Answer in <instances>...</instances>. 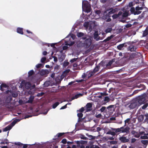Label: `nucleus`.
<instances>
[{
  "label": "nucleus",
  "mask_w": 148,
  "mask_h": 148,
  "mask_svg": "<svg viewBox=\"0 0 148 148\" xmlns=\"http://www.w3.org/2000/svg\"><path fill=\"white\" fill-rule=\"evenodd\" d=\"M75 37V36L73 34H69L65 38L66 39L65 40V44L66 46L63 47V50H65L67 49L68 47L67 46H71L73 45L74 42L72 40H74Z\"/></svg>",
  "instance_id": "f257e3e1"
},
{
  "label": "nucleus",
  "mask_w": 148,
  "mask_h": 148,
  "mask_svg": "<svg viewBox=\"0 0 148 148\" xmlns=\"http://www.w3.org/2000/svg\"><path fill=\"white\" fill-rule=\"evenodd\" d=\"M6 93L10 95L5 100L6 102L7 103H9L12 100L11 96H12L14 97H15L18 95V94L15 92V91L8 90L6 91Z\"/></svg>",
  "instance_id": "f03ea898"
},
{
  "label": "nucleus",
  "mask_w": 148,
  "mask_h": 148,
  "mask_svg": "<svg viewBox=\"0 0 148 148\" xmlns=\"http://www.w3.org/2000/svg\"><path fill=\"white\" fill-rule=\"evenodd\" d=\"M82 8L83 11L87 13L90 12L91 10L90 5L87 1L83 0L82 1Z\"/></svg>",
  "instance_id": "7ed1b4c3"
},
{
  "label": "nucleus",
  "mask_w": 148,
  "mask_h": 148,
  "mask_svg": "<svg viewBox=\"0 0 148 148\" xmlns=\"http://www.w3.org/2000/svg\"><path fill=\"white\" fill-rule=\"evenodd\" d=\"M117 10L116 9H113L112 8L107 9L104 12V15H105L106 16H104L103 18H108L110 17L109 15L112 14H114L116 12Z\"/></svg>",
  "instance_id": "20e7f679"
},
{
  "label": "nucleus",
  "mask_w": 148,
  "mask_h": 148,
  "mask_svg": "<svg viewBox=\"0 0 148 148\" xmlns=\"http://www.w3.org/2000/svg\"><path fill=\"white\" fill-rule=\"evenodd\" d=\"M142 7L137 6L136 8L135 9L134 8H131L130 9L131 12L134 15L139 14L141 13L140 10L143 9Z\"/></svg>",
  "instance_id": "39448f33"
},
{
  "label": "nucleus",
  "mask_w": 148,
  "mask_h": 148,
  "mask_svg": "<svg viewBox=\"0 0 148 148\" xmlns=\"http://www.w3.org/2000/svg\"><path fill=\"white\" fill-rule=\"evenodd\" d=\"M95 23L92 22H85L84 23V26L86 28V29L87 30L88 29L89 32H90L92 29V27H94Z\"/></svg>",
  "instance_id": "423d86ee"
},
{
  "label": "nucleus",
  "mask_w": 148,
  "mask_h": 148,
  "mask_svg": "<svg viewBox=\"0 0 148 148\" xmlns=\"http://www.w3.org/2000/svg\"><path fill=\"white\" fill-rule=\"evenodd\" d=\"M130 128L127 127L125 128L122 127L119 128H117L116 133H125L126 134H128L129 133V130Z\"/></svg>",
  "instance_id": "0eeeda50"
},
{
  "label": "nucleus",
  "mask_w": 148,
  "mask_h": 148,
  "mask_svg": "<svg viewBox=\"0 0 148 148\" xmlns=\"http://www.w3.org/2000/svg\"><path fill=\"white\" fill-rule=\"evenodd\" d=\"M33 70L30 71L28 72V77L29 80L31 82L35 83L37 82V79H36L35 77H32V75L34 73Z\"/></svg>",
  "instance_id": "6e6552de"
},
{
  "label": "nucleus",
  "mask_w": 148,
  "mask_h": 148,
  "mask_svg": "<svg viewBox=\"0 0 148 148\" xmlns=\"http://www.w3.org/2000/svg\"><path fill=\"white\" fill-rule=\"evenodd\" d=\"M24 86H25L26 88L29 89L31 86V84L29 82H27L25 80H23L21 83L19 87L21 88Z\"/></svg>",
  "instance_id": "1a4fd4ad"
},
{
  "label": "nucleus",
  "mask_w": 148,
  "mask_h": 148,
  "mask_svg": "<svg viewBox=\"0 0 148 148\" xmlns=\"http://www.w3.org/2000/svg\"><path fill=\"white\" fill-rule=\"evenodd\" d=\"M114 62V60H113L112 61H109L108 63L106 64L105 62L102 61V62H104L103 65V68H108V69H110L112 68V67H110V66H111L112 63Z\"/></svg>",
  "instance_id": "9d476101"
},
{
  "label": "nucleus",
  "mask_w": 148,
  "mask_h": 148,
  "mask_svg": "<svg viewBox=\"0 0 148 148\" xmlns=\"http://www.w3.org/2000/svg\"><path fill=\"white\" fill-rule=\"evenodd\" d=\"M131 133L132 134L134 135L135 137L136 138H138L140 137V135L143 134L144 133V132H142L138 133L133 130L132 132Z\"/></svg>",
  "instance_id": "9b49d317"
},
{
  "label": "nucleus",
  "mask_w": 148,
  "mask_h": 148,
  "mask_svg": "<svg viewBox=\"0 0 148 148\" xmlns=\"http://www.w3.org/2000/svg\"><path fill=\"white\" fill-rule=\"evenodd\" d=\"M103 62H101L99 64L98 66H97L93 70V71L95 73L99 71L100 67H103Z\"/></svg>",
  "instance_id": "f8f14e48"
},
{
  "label": "nucleus",
  "mask_w": 148,
  "mask_h": 148,
  "mask_svg": "<svg viewBox=\"0 0 148 148\" xmlns=\"http://www.w3.org/2000/svg\"><path fill=\"white\" fill-rule=\"evenodd\" d=\"M119 140L122 143L127 142L129 141V139L125 136H121L120 137Z\"/></svg>",
  "instance_id": "ddd939ff"
},
{
  "label": "nucleus",
  "mask_w": 148,
  "mask_h": 148,
  "mask_svg": "<svg viewBox=\"0 0 148 148\" xmlns=\"http://www.w3.org/2000/svg\"><path fill=\"white\" fill-rule=\"evenodd\" d=\"M145 100V98L143 97H140L138 101V106H140L141 104L143 103Z\"/></svg>",
  "instance_id": "4468645a"
},
{
  "label": "nucleus",
  "mask_w": 148,
  "mask_h": 148,
  "mask_svg": "<svg viewBox=\"0 0 148 148\" xmlns=\"http://www.w3.org/2000/svg\"><path fill=\"white\" fill-rule=\"evenodd\" d=\"M49 71L47 70L42 69L39 71L40 74L42 75H44L48 74Z\"/></svg>",
  "instance_id": "2eb2a0df"
},
{
  "label": "nucleus",
  "mask_w": 148,
  "mask_h": 148,
  "mask_svg": "<svg viewBox=\"0 0 148 148\" xmlns=\"http://www.w3.org/2000/svg\"><path fill=\"white\" fill-rule=\"evenodd\" d=\"M93 144V142L92 140H91L88 143L89 145L90 146V148H100L98 146L96 145H92Z\"/></svg>",
  "instance_id": "dca6fc26"
},
{
  "label": "nucleus",
  "mask_w": 148,
  "mask_h": 148,
  "mask_svg": "<svg viewBox=\"0 0 148 148\" xmlns=\"http://www.w3.org/2000/svg\"><path fill=\"white\" fill-rule=\"evenodd\" d=\"M138 106L137 103L135 102L131 103L129 106V107L131 109H133L137 107Z\"/></svg>",
  "instance_id": "f3484780"
},
{
  "label": "nucleus",
  "mask_w": 148,
  "mask_h": 148,
  "mask_svg": "<svg viewBox=\"0 0 148 148\" xmlns=\"http://www.w3.org/2000/svg\"><path fill=\"white\" fill-rule=\"evenodd\" d=\"M35 85H33L32 87V88L30 90L28 91V93L29 94H33L35 92V90L34 89L35 88Z\"/></svg>",
  "instance_id": "a211bd4d"
},
{
  "label": "nucleus",
  "mask_w": 148,
  "mask_h": 148,
  "mask_svg": "<svg viewBox=\"0 0 148 148\" xmlns=\"http://www.w3.org/2000/svg\"><path fill=\"white\" fill-rule=\"evenodd\" d=\"M130 15V14L129 11H125L122 14V18L124 19V18Z\"/></svg>",
  "instance_id": "6ab92c4d"
},
{
  "label": "nucleus",
  "mask_w": 148,
  "mask_h": 148,
  "mask_svg": "<svg viewBox=\"0 0 148 148\" xmlns=\"http://www.w3.org/2000/svg\"><path fill=\"white\" fill-rule=\"evenodd\" d=\"M23 29L22 28L18 27L16 29V32L18 33L23 35Z\"/></svg>",
  "instance_id": "aec40b11"
},
{
  "label": "nucleus",
  "mask_w": 148,
  "mask_h": 148,
  "mask_svg": "<svg viewBox=\"0 0 148 148\" xmlns=\"http://www.w3.org/2000/svg\"><path fill=\"white\" fill-rule=\"evenodd\" d=\"M13 126H12V124L7 127H6L3 130V132H6L8 131V130H10L13 127Z\"/></svg>",
  "instance_id": "412c9836"
},
{
  "label": "nucleus",
  "mask_w": 148,
  "mask_h": 148,
  "mask_svg": "<svg viewBox=\"0 0 148 148\" xmlns=\"http://www.w3.org/2000/svg\"><path fill=\"white\" fill-rule=\"evenodd\" d=\"M83 95V94L81 93H78L77 94L75 95L71 98V99L69 100V101H71L73 100L74 99H77V98L82 96Z\"/></svg>",
  "instance_id": "4be33fe9"
},
{
  "label": "nucleus",
  "mask_w": 148,
  "mask_h": 148,
  "mask_svg": "<svg viewBox=\"0 0 148 148\" xmlns=\"http://www.w3.org/2000/svg\"><path fill=\"white\" fill-rule=\"evenodd\" d=\"M95 73L93 71H89L86 73V75L88 78H89L93 75Z\"/></svg>",
  "instance_id": "5701e85b"
},
{
  "label": "nucleus",
  "mask_w": 148,
  "mask_h": 148,
  "mask_svg": "<svg viewBox=\"0 0 148 148\" xmlns=\"http://www.w3.org/2000/svg\"><path fill=\"white\" fill-rule=\"evenodd\" d=\"M94 38L96 40H100L101 39L99 37L98 32H96L94 34Z\"/></svg>",
  "instance_id": "b1692460"
},
{
  "label": "nucleus",
  "mask_w": 148,
  "mask_h": 148,
  "mask_svg": "<svg viewBox=\"0 0 148 148\" xmlns=\"http://www.w3.org/2000/svg\"><path fill=\"white\" fill-rule=\"evenodd\" d=\"M122 14V12L120 11L119 12L118 14H113L112 16V17L114 19L116 18L119 17L120 15H121Z\"/></svg>",
  "instance_id": "393cba45"
},
{
  "label": "nucleus",
  "mask_w": 148,
  "mask_h": 148,
  "mask_svg": "<svg viewBox=\"0 0 148 148\" xmlns=\"http://www.w3.org/2000/svg\"><path fill=\"white\" fill-rule=\"evenodd\" d=\"M77 116L78 117V122L81 121L82 120V119H81L83 116V114L81 113H80L77 114Z\"/></svg>",
  "instance_id": "a878e982"
},
{
  "label": "nucleus",
  "mask_w": 148,
  "mask_h": 148,
  "mask_svg": "<svg viewBox=\"0 0 148 148\" xmlns=\"http://www.w3.org/2000/svg\"><path fill=\"white\" fill-rule=\"evenodd\" d=\"M129 49L131 51H135L136 48L133 45H131L129 47Z\"/></svg>",
  "instance_id": "bb28decb"
},
{
  "label": "nucleus",
  "mask_w": 148,
  "mask_h": 148,
  "mask_svg": "<svg viewBox=\"0 0 148 148\" xmlns=\"http://www.w3.org/2000/svg\"><path fill=\"white\" fill-rule=\"evenodd\" d=\"M26 32L28 34H31V35L29 36H28L27 35H26V36L27 37H29V38H30L34 40V38H33V36H34V35L32 33V32H31V31H30L28 30H26Z\"/></svg>",
  "instance_id": "cd10ccee"
},
{
  "label": "nucleus",
  "mask_w": 148,
  "mask_h": 148,
  "mask_svg": "<svg viewBox=\"0 0 148 148\" xmlns=\"http://www.w3.org/2000/svg\"><path fill=\"white\" fill-rule=\"evenodd\" d=\"M85 43L87 46H89L91 43V40L90 39L88 38L85 40Z\"/></svg>",
  "instance_id": "c85d7f7f"
},
{
  "label": "nucleus",
  "mask_w": 148,
  "mask_h": 148,
  "mask_svg": "<svg viewBox=\"0 0 148 148\" xmlns=\"http://www.w3.org/2000/svg\"><path fill=\"white\" fill-rule=\"evenodd\" d=\"M21 120V119H15L11 123L12 126H14L17 122L20 121Z\"/></svg>",
  "instance_id": "c756f323"
},
{
  "label": "nucleus",
  "mask_w": 148,
  "mask_h": 148,
  "mask_svg": "<svg viewBox=\"0 0 148 148\" xmlns=\"http://www.w3.org/2000/svg\"><path fill=\"white\" fill-rule=\"evenodd\" d=\"M61 142L63 143V145H61V148H64V147H65L66 145L65 144L66 143V140L65 139H62L61 141Z\"/></svg>",
  "instance_id": "7c9ffc66"
},
{
  "label": "nucleus",
  "mask_w": 148,
  "mask_h": 148,
  "mask_svg": "<svg viewBox=\"0 0 148 148\" xmlns=\"http://www.w3.org/2000/svg\"><path fill=\"white\" fill-rule=\"evenodd\" d=\"M144 115H140L138 117V120L139 122H142L144 118Z\"/></svg>",
  "instance_id": "2f4dec72"
},
{
  "label": "nucleus",
  "mask_w": 148,
  "mask_h": 148,
  "mask_svg": "<svg viewBox=\"0 0 148 148\" xmlns=\"http://www.w3.org/2000/svg\"><path fill=\"white\" fill-rule=\"evenodd\" d=\"M92 107V104L91 103H88L86 106L85 107V108H86L87 110H86L87 111H88V109H89L91 108Z\"/></svg>",
  "instance_id": "473e14b6"
},
{
  "label": "nucleus",
  "mask_w": 148,
  "mask_h": 148,
  "mask_svg": "<svg viewBox=\"0 0 148 148\" xmlns=\"http://www.w3.org/2000/svg\"><path fill=\"white\" fill-rule=\"evenodd\" d=\"M65 58V55L64 54H63L59 58L60 61L61 62Z\"/></svg>",
  "instance_id": "72a5a7b5"
},
{
  "label": "nucleus",
  "mask_w": 148,
  "mask_h": 148,
  "mask_svg": "<svg viewBox=\"0 0 148 148\" xmlns=\"http://www.w3.org/2000/svg\"><path fill=\"white\" fill-rule=\"evenodd\" d=\"M70 71V69L66 70L63 72L62 75L61 76V77H62V76H64L66 75Z\"/></svg>",
  "instance_id": "f704fd0d"
},
{
  "label": "nucleus",
  "mask_w": 148,
  "mask_h": 148,
  "mask_svg": "<svg viewBox=\"0 0 148 148\" xmlns=\"http://www.w3.org/2000/svg\"><path fill=\"white\" fill-rule=\"evenodd\" d=\"M34 97L33 96H31L29 97V99L27 101L28 103H32L33 101Z\"/></svg>",
  "instance_id": "c9c22d12"
},
{
  "label": "nucleus",
  "mask_w": 148,
  "mask_h": 148,
  "mask_svg": "<svg viewBox=\"0 0 148 148\" xmlns=\"http://www.w3.org/2000/svg\"><path fill=\"white\" fill-rule=\"evenodd\" d=\"M106 134H110L112 135L113 136H114L116 135V134H115L114 132H112L111 131H108L107 132Z\"/></svg>",
  "instance_id": "e433bc0d"
},
{
  "label": "nucleus",
  "mask_w": 148,
  "mask_h": 148,
  "mask_svg": "<svg viewBox=\"0 0 148 148\" xmlns=\"http://www.w3.org/2000/svg\"><path fill=\"white\" fill-rule=\"evenodd\" d=\"M143 134L144 135L141 136V138L142 139H148V133L147 134H144V133Z\"/></svg>",
  "instance_id": "4c0bfd02"
},
{
  "label": "nucleus",
  "mask_w": 148,
  "mask_h": 148,
  "mask_svg": "<svg viewBox=\"0 0 148 148\" xmlns=\"http://www.w3.org/2000/svg\"><path fill=\"white\" fill-rule=\"evenodd\" d=\"M76 143L77 145L78 148H85V146L83 144L78 143L77 141H76Z\"/></svg>",
  "instance_id": "58836bf2"
},
{
  "label": "nucleus",
  "mask_w": 148,
  "mask_h": 148,
  "mask_svg": "<svg viewBox=\"0 0 148 148\" xmlns=\"http://www.w3.org/2000/svg\"><path fill=\"white\" fill-rule=\"evenodd\" d=\"M77 35L78 37H80L84 36V34L83 33L80 32H78Z\"/></svg>",
  "instance_id": "ea45409f"
},
{
  "label": "nucleus",
  "mask_w": 148,
  "mask_h": 148,
  "mask_svg": "<svg viewBox=\"0 0 148 148\" xmlns=\"http://www.w3.org/2000/svg\"><path fill=\"white\" fill-rule=\"evenodd\" d=\"M130 118H128L125 121V125H127H127H129L130 124Z\"/></svg>",
  "instance_id": "a19ab883"
},
{
  "label": "nucleus",
  "mask_w": 148,
  "mask_h": 148,
  "mask_svg": "<svg viewBox=\"0 0 148 148\" xmlns=\"http://www.w3.org/2000/svg\"><path fill=\"white\" fill-rule=\"evenodd\" d=\"M148 34V29L146 28V29L144 31L143 34V36H146Z\"/></svg>",
  "instance_id": "79ce46f5"
},
{
  "label": "nucleus",
  "mask_w": 148,
  "mask_h": 148,
  "mask_svg": "<svg viewBox=\"0 0 148 148\" xmlns=\"http://www.w3.org/2000/svg\"><path fill=\"white\" fill-rule=\"evenodd\" d=\"M77 141V143H81V144H82L83 145L85 144H86L87 143V141L84 140Z\"/></svg>",
  "instance_id": "37998d69"
},
{
  "label": "nucleus",
  "mask_w": 148,
  "mask_h": 148,
  "mask_svg": "<svg viewBox=\"0 0 148 148\" xmlns=\"http://www.w3.org/2000/svg\"><path fill=\"white\" fill-rule=\"evenodd\" d=\"M124 46V44H120L117 46V48L119 50H121L123 47Z\"/></svg>",
  "instance_id": "c03bdc74"
},
{
  "label": "nucleus",
  "mask_w": 148,
  "mask_h": 148,
  "mask_svg": "<svg viewBox=\"0 0 148 148\" xmlns=\"http://www.w3.org/2000/svg\"><path fill=\"white\" fill-rule=\"evenodd\" d=\"M110 100V98L108 97H105L104 101L106 103L108 102Z\"/></svg>",
  "instance_id": "a18cd8bd"
},
{
  "label": "nucleus",
  "mask_w": 148,
  "mask_h": 148,
  "mask_svg": "<svg viewBox=\"0 0 148 148\" xmlns=\"http://www.w3.org/2000/svg\"><path fill=\"white\" fill-rule=\"evenodd\" d=\"M59 104V103L58 102H56L53 105L52 108L54 109L56 108Z\"/></svg>",
  "instance_id": "49530a36"
},
{
  "label": "nucleus",
  "mask_w": 148,
  "mask_h": 148,
  "mask_svg": "<svg viewBox=\"0 0 148 148\" xmlns=\"http://www.w3.org/2000/svg\"><path fill=\"white\" fill-rule=\"evenodd\" d=\"M141 142L144 145H147L148 143V140H142Z\"/></svg>",
  "instance_id": "de8ad7c7"
},
{
  "label": "nucleus",
  "mask_w": 148,
  "mask_h": 148,
  "mask_svg": "<svg viewBox=\"0 0 148 148\" xmlns=\"http://www.w3.org/2000/svg\"><path fill=\"white\" fill-rule=\"evenodd\" d=\"M112 30V28H108L105 30V32L106 33H108L110 32Z\"/></svg>",
  "instance_id": "09e8293b"
},
{
  "label": "nucleus",
  "mask_w": 148,
  "mask_h": 148,
  "mask_svg": "<svg viewBox=\"0 0 148 148\" xmlns=\"http://www.w3.org/2000/svg\"><path fill=\"white\" fill-rule=\"evenodd\" d=\"M113 36L112 35H111L109 37H108L106 39L104 40V41L106 42L108 41H109L113 37Z\"/></svg>",
  "instance_id": "8fccbe9b"
},
{
  "label": "nucleus",
  "mask_w": 148,
  "mask_h": 148,
  "mask_svg": "<svg viewBox=\"0 0 148 148\" xmlns=\"http://www.w3.org/2000/svg\"><path fill=\"white\" fill-rule=\"evenodd\" d=\"M65 133H59L57 134L56 136H57L58 137H60L62 136Z\"/></svg>",
  "instance_id": "3c124183"
},
{
  "label": "nucleus",
  "mask_w": 148,
  "mask_h": 148,
  "mask_svg": "<svg viewBox=\"0 0 148 148\" xmlns=\"http://www.w3.org/2000/svg\"><path fill=\"white\" fill-rule=\"evenodd\" d=\"M1 87L4 88H7L8 87V86L5 84H3L1 85V90H3V88H1Z\"/></svg>",
  "instance_id": "603ef678"
},
{
  "label": "nucleus",
  "mask_w": 148,
  "mask_h": 148,
  "mask_svg": "<svg viewBox=\"0 0 148 148\" xmlns=\"http://www.w3.org/2000/svg\"><path fill=\"white\" fill-rule=\"evenodd\" d=\"M136 53H133L132 54L130 57V59H132L133 58H134L136 56Z\"/></svg>",
  "instance_id": "864d4df0"
},
{
  "label": "nucleus",
  "mask_w": 148,
  "mask_h": 148,
  "mask_svg": "<svg viewBox=\"0 0 148 148\" xmlns=\"http://www.w3.org/2000/svg\"><path fill=\"white\" fill-rule=\"evenodd\" d=\"M49 82H46L44 84V86L45 87H47L49 86Z\"/></svg>",
  "instance_id": "5fc2aeb1"
},
{
  "label": "nucleus",
  "mask_w": 148,
  "mask_h": 148,
  "mask_svg": "<svg viewBox=\"0 0 148 148\" xmlns=\"http://www.w3.org/2000/svg\"><path fill=\"white\" fill-rule=\"evenodd\" d=\"M110 144L116 145L117 143V142L116 141H111L110 142Z\"/></svg>",
  "instance_id": "6e6d98bb"
},
{
  "label": "nucleus",
  "mask_w": 148,
  "mask_h": 148,
  "mask_svg": "<svg viewBox=\"0 0 148 148\" xmlns=\"http://www.w3.org/2000/svg\"><path fill=\"white\" fill-rule=\"evenodd\" d=\"M42 66V64H38L36 65L37 68H39Z\"/></svg>",
  "instance_id": "4d7b16f0"
},
{
  "label": "nucleus",
  "mask_w": 148,
  "mask_h": 148,
  "mask_svg": "<svg viewBox=\"0 0 148 148\" xmlns=\"http://www.w3.org/2000/svg\"><path fill=\"white\" fill-rule=\"evenodd\" d=\"M69 64V62L67 61H64V63L63 64V66L64 67H66Z\"/></svg>",
  "instance_id": "13d9d810"
},
{
  "label": "nucleus",
  "mask_w": 148,
  "mask_h": 148,
  "mask_svg": "<svg viewBox=\"0 0 148 148\" xmlns=\"http://www.w3.org/2000/svg\"><path fill=\"white\" fill-rule=\"evenodd\" d=\"M46 58L45 57H43L41 58V62H44L45 61H46Z\"/></svg>",
  "instance_id": "bf43d9fd"
},
{
  "label": "nucleus",
  "mask_w": 148,
  "mask_h": 148,
  "mask_svg": "<svg viewBox=\"0 0 148 148\" xmlns=\"http://www.w3.org/2000/svg\"><path fill=\"white\" fill-rule=\"evenodd\" d=\"M148 104L147 103H146L142 107L143 109H144L146 108L148 106Z\"/></svg>",
  "instance_id": "052dcab7"
},
{
  "label": "nucleus",
  "mask_w": 148,
  "mask_h": 148,
  "mask_svg": "<svg viewBox=\"0 0 148 148\" xmlns=\"http://www.w3.org/2000/svg\"><path fill=\"white\" fill-rule=\"evenodd\" d=\"M106 108L105 107L103 106L100 109V110L101 112H103L105 110Z\"/></svg>",
  "instance_id": "680f3d73"
},
{
  "label": "nucleus",
  "mask_w": 148,
  "mask_h": 148,
  "mask_svg": "<svg viewBox=\"0 0 148 148\" xmlns=\"http://www.w3.org/2000/svg\"><path fill=\"white\" fill-rule=\"evenodd\" d=\"M95 13L97 14V15L99 14V16H101V12L100 11L97 10L95 12Z\"/></svg>",
  "instance_id": "e2e57ef3"
},
{
  "label": "nucleus",
  "mask_w": 148,
  "mask_h": 148,
  "mask_svg": "<svg viewBox=\"0 0 148 148\" xmlns=\"http://www.w3.org/2000/svg\"><path fill=\"white\" fill-rule=\"evenodd\" d=\"M132 25L130 24H128L127 25H126L125 26L126 28H129L131 27Z\"/></svg>",
  "instance_id": "0e129e2a"
},
{
  "label": "nucleus",
  "mask_w": 148,
  "mask_h": 148,
  "mask_svg": "<svg viewBox=\"0 0 148 148\" xmlns=\"http://www.w3.org/2000/svg\"><path fill=\"white\" fill-rule=\"evenodd\" d=\"M101 95L102 96L107 95H108V94H107L106 92H102V93H101Z\"/></svg>",
  "instance_id": "69168bd1"
},
{
  "label": "nucleus",
  "mask_w": 148,
  "mask_h": 148,
  "mask_svg": "<svg viewBox=\"0 0 148 148\" xmlns=\"http://www.w3.org/2000/svg\"><path fill=\"white\" fill-rule=\"evenodd\" d=\"M84 110V108L82 107L79 110V111L80 112H83Z\"/></svg>",
  "instance_id": "338daca9"
},
{
  "label": "nucleus",
  "mask_w": 148,
  "mask_h": 148,
  "mask_svg": "<svg viewBox=\"0 0 148 148\" xmlns=\"http://www.w3.org/2000/svg\"><path fill=\"white\" fill-rule=\"evenodd\" d=\"M71 148H78V147L77 145H72Z\"/></svg>",
  "instance_id": "774afa93"
}]
</instances>
